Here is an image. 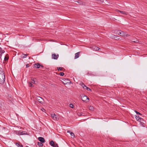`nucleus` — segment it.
<instances>
[{"label": "nucleus", "mask_w": 147, "mask_h": 147, "mask_svg": "<svg viewBox=\"0 0 147 147\" xmlns=\"http://www.w3.org/2000/svg\"><path fill=\"white\" fill-rule=\"evenodd\" d=\"M59 55L57 54V55L55 53L52 54V59H57L59 57Z\"/></svg>", "instance_id": "7"}, {"label": "nucleus", "mask_w": 147, "mask_h": 147, "mask_svg": "<svg viewBox=\"0 0 147 147\" xmlns=\"http://www.w3.org/2000/svg\"><path fill=\"white\" fill-rule=\"evenodd\" d=\"M80 5H84L85 4V3L81 0H78L76 1Z\"/></svg>", "instance_id": "9"}, {"label": "nucleus", "mask_w": 147, "mask_h": 147, "mask_svg": "<svg viewBox=\"0 0 147 147\" xmlns=\"http://www.w3.org/2000/svg\"><path fill=\"white\" fill-rule=\"evenodd\" d=\"M34 82H35V81H34V80H33L32 81V83H34Z\"/></svg>", "instance_id": "42"}, {"label": "nucleus", "mask_w": 147, "mask_h": 147, "mask_svg": "<svg viewBox=\"0 0 147 147\" xmlns=\"http://www.w3.org/2000/svg\"><path fill=\"white\" fill-rule=\"evenodd\" d=\"M5 52V51L3 50H2L0 52L1 53V54Z\"/></svg>", "instance_id": "34"}, {"label": "nucleus", "mask_w": 147, "mask_h": 147, "mask_svg": "<svg viewBox=\"0 0 147 147\" xmlns=\"http://www.w3.org/2000/svg\"><path fill=\"white\" fill-rule=\"evenodd\" d=\"M58 146L57 144H55L54 146H53V147H58Z\"/></svg>", "instance_id": "33"}, {"label": "nucleus", "mask_w": 147, "mask_h": 147, "mask_svg": "<svg viewBox=\"0 0 147 147\" xmlns=\"http://www.w3.org/2000/svg\"><path fill=\"white\" fill-rule=\"evenodd\" d=\"M140 122L142 126L144 127V123L143 122L141 121V122Z\"/></svg>", "instance_id": "30"}, {"label": "nucleus", "mask_w": 147, "mask_h": 147, "mask_svg": "<svg viewBox=\"0 0 147 147\" xmlns=\"http://www.w3.org/2000/svg\"><path fill=\"white\" fill-rule=\"evenodd\" d=\"M67 83H68V82H67L66 83L67 84Z\"/></svg>", "instance_id": "46"}, {"label": "nucleus", "mask_w": 147, "mask_h": 147, "mask_svg": "<svg viewBox=\"0 0 147 147\" xmlns=\"http://www.w3.org/2000/svg\"><path fill=\"white\" fill-rule=\"evenodd\" d=\"M29 67V65L28 64H27L26 65V67L28 68Z\"/></svg>", "instance_id": "37"}, {"label": "nucleus", "mask_w": 147, "mask_h": 147, "mask_svg": "<svg viewBox=\"0 0 147 147\" xmlns=\"http://www.w3.org/2000/svg\"><path fill=\"white\" fill-rule=\"evenodd\" d=\"M34 66L35 68L37 69L39 68L41 69L43 67L42 65H41L39 63L35 64Z\"/></svg>", "instance_id": "5"}, {"label": "nucleus", "mask_w": 147, "mask_h": 147, "mask_svg": "<svg viewBox=\"0 0 147 147\" xmlns=\"http://www.w3.org/2000/svg\"><path fill=\"white\" fill-rule=\"evenodd\" d=\"M70 135H71V136H73L74 137L75 135H74V134L73 132H71L70 133Z\"/></svg>", "instance_id": "27"}, {"label": "nucleus", "mask_w": 147, "mask_h": 147, "mask_svg": "<svg viewBox=\"0 0 147 147\" xmlns=\"http://www.w3.org/2000/svg\"><path fill=\"white\" fill-rule=\"evenodd\" d=\"M5 76L3 69L0 67V84L3 83L5 81Z\"/></svg>", "instance_id": "1"}, {"label": "nucleus", "mask_w": 147, "mask_h": 147, "mask_svg": "<svg viewBox=\"0 0 147 147\" xmlns=\"http://www.w3.org/2000/svg\"><path fill=\"white\" fill-rule=\"evenodd\" d=\"M80 55V52H78L75 54V59H76L78 58Z\"/></svg>", "instance_id": "12"}, {"label": "nucleus", "mask_w": 147, "mask_h": 147, "mask_svg": "<svg viewBox=\"0 0 147 147\" xmlns=\"http://www.w3.org/2000/svg\"><path fill=\"white\" fill-rule=\"evenodd\" d=\"M16 145L18 147H23L22 145H20L19 143H16Z\"/></svg>", "instance_id": "17"}, {"label": "nucleus", "mask_w": 147, "mask_h": 147, "mask_svg": "<svg viewBox=\"0 0 147 147\" xmlns=\"http://www.w3.org/2000/svg\"><path fill=\"white\" fill-rule=\"evenodd\" d=\"M41 110L43 111V112H44L45 111V109H44V108H42L41 109Z\"/></svg>", "instance_id": "36"}, {"label": "nucleus", "mask_w": 147, "mask_h": 147, "mask_svg": "<svg viewBox=\"0 0 147 147\" xmlns=\"http://www.w3.org/2000/svg\"><path fill=\"white\" fill-rule=\"evenodd\" d=\"M119 37V36H115L114 35V38H115L116 39H119V38H118Z\"/></svg>", "instance_id": "25"}, {"label": "nucleus", "mask_w": 147, "mask_h": 147, "mask_svg": "<svg viewBox=\"0 0 147 147\" xmlns=\"http://www.w3.org/2000/svg\"><path fill=\"white\" fill-rule=\"evenodd\" d=\"M65 80H66L67 82V81H69V80L68 79H65Z\"/></svg>", "instance_id": "40"}, {"label": "nucleus", "mask_w": 147, "mask_h": 147, "mask_svg": "<svg viewBox=\"0 0 147 147\" xmlns=\"http://www.w3.org/2000/svg\"><path fill=\"white\" fill-rule=\"evenodd\" d=\"M78 115H79V116H80L82 115V114L81 113H79V114H78Z\"/></svg>", "instance_id": "43"}, {"label": "nucleus", "mask_w": 147, "mask_h": 147, "mask_svg": "<svg viewBox=\"0 0 147 147\" xmlns=\"http://www.w3.org/2000/svg\"><path fill=\"white\" fill-rule=\"evenodd\" d=\"M71 131H69V130H68V131H67V133H69L70 134V133H71Z\"/></svg>", "instance_id": "39"}, {"label": "nucleus", "mask_w": 147, "mask_h": 147, "mask_svg": "<svg viewBox=\"0 0 147 147\" xmlns=\"http://www.w3.org/2000/svg\"><path fill=\"white\" fill-rule=\"evenodd\" d=\"M36 99L40 103L42 104L44 101L43 99L40 96H37L36 97Z\"/></svg>", "instance_id": "2"}, {"label": "nucleus", "mask_w": 147, "mask_h": 147, "mask_svg": "<svg viewBox=\"0 0 147 147\" xmlns=\"http://www.w3.org/2000/svg\"><path fill=\"white\" fill-rule=\"evenodd\" d=\"M8 57L5 56V57H4V60L5 61H7L8 60Z\"/></svg>", "instance_id": "29"}, {"label": "nucleus", "mask_w": 147, "mask_h": 147, "mask_svg": "<svg viewBox=\"0 0 147 147\" xmlns=\"http://www.w3.org/2000/svg\"><path fill=\"white\" fill-rule=\"evenodd\" d=\"M57 69L58 71H61L63 69V67H57Z\"/></svg>", "instance_id": "22"}, {"label": "nucleus", "mask_w": 147, "mask_h": 147, "mask_svg": "<svg viewBox=\"0 0 147 147\" xmlns=\"http://www.w3.org/2000/svg\"><path fill=\"white\" fill-rule=\"evenodd\" d=\"M51 116L54 120H57V116L55 114H52Z\"/></svg>", "instance_id": "10"}, {"label": "nucleus", "mask_w": 147, "mask_h": 147, "mask_svg": "<svg viewBox=\"0 0 147 147\" xmlns=\"http://www.w3.org/2000/svg\"><path fill=\"white\" fill-rule=\"evenodd\" d=\"M117 34L121 36H125L127 35L123 32L121 30H118L117 31Z\"/></svg>", "instance_id": "3"}, {"label": "nucleus", "mask_w": 147, "mask_h": 147, "mask_svg": "<svg viewBox=\"0 0 147 147\" xmlns=\"http://www.w3.org/2000/svg\"><path fill=\"white\" fill-rule=\"evenodd\" d=\"M42 143H41V142H38V145L40 147H42L43 146V144Z\"/></svg>", "instance_id": "18"}, {"label": "nucleus", "mask_w": 147, "mask_h": 147, "mask_svg": "<svg viewBox=\"0 0 147 147\" xmlns=\"http://www.w3.org/2000/svg\"><path fill=\"white\" fill-rule=\"evenodd\" d=\"M80 85H81V86L84 89H86L87 86L85 85L84 83L82 82L80 84Z\"/></svg>", "instance_id": "14"}, {"label": "nucleus", "mask_w": 147, "mask_h": 147, "mask_svg": "<svg viewBox=\"0 0 147 147\" xmlns=\"http://www.w3.org/2000/svg\"><path fill=\"white\" fill-rule=\"evenodd\" d=\"M87 75H92V73L90 72H88V73H87Z\"/></svg>", "instance_id": "35"}, {"label": "nucleus", "mask_w": 147, "mask_h": 147, "mask_svg": "<svg viewBox=\"0 0 147 147\" xmlns=\"http://www.w3.org/2000/svg\"><path fill=\"white\" fill-rule=\"evenodd\" d=\"M3 129H5V127H3Z\"/></svg>", "instance_id": "44"}, {"label": "nucleus", "mask_w": 147, "mask_h": 147, "mask_svg": "<svg viewBox=\"0 0 147 147\" xmlns=\"http://www.w3.org/2000/svg\"><path fill=\"white\" fill-rule=\"evenodd\" d=\"M28 54H22V58H24L26 57L27 55H28Z\"/></svg>", "instance_id": "20"}, {"label": "nucleus", "mask_w": 147, "mask_h": 147, "mask_svg": "<svg viewBox=\"0 0 147 147\" xmlns=\"http://www.w3.org/2000/svg\"><path fill=\"white\" fill-rule=\"evenodd\" d=\"M86 89L88 91H91V89H90V88H88V87H86Z\"/></svg>", "instance_id": "26"}, {"label": "nucleus", "mask_w": 147, "mask_h": 147, "mask_svg": "<svg viewBox=\"0 0 147 147\" xmlns=\"http://www.w3.org/2000/svg\"><path fill=\"white\" fill-rule=\"evenodd\" d=\"M141 121H143H143H144V120L143 119V120H141Z\"/></svg>", "instance_id": "45"}, {"label": "nucleus", "mask_w": 147, "mask_h": 147, "mask_svg": "<svg viewBox=\"0 0 147 147\" xmlns=\"http://www.w3.org/2000/svg\"><path fill=\"white\" fill-rule=\"evenodd\" d=\"M81 99L83 101H86V100L87 99L89 100V98L85 95H82V96H81Z\"/></svg>", "instance_id": "6"}, {"label": "nucleus", "mask_w": 147, "mask_h": 147, "mask_svg": "<svg viewBox=\"0 0 147 147\" xmlns=\"http://www.w3.org/2000/svg\"><path fill=\"white\" fill-rule=\"evenodd\" d=\"M137 121H138L139 122H141V120H143V119L141 117H140L139 116H136L135 117Z\"/></svg>", "instance_id": "11"}, {"label": "nucleus", "mask_w": 147, "mask_h": 147, "mask_svg": "<svg viewBox=\"0 0 147 147\" xmlns=\"http://www.w3.org/2000/svg\"><path fill=\"white\" fill-rule=\"evenodd\" d=\"M32 85H33L32 83L29 82V86L30 87H32Z\"/></svg>", "instance_id": "32"}, {"label": "nucleus", "mask_w": 147, "mask_h": 147, "mask_svg": "<svg viewBox=\"0 0 147 147\" xmlns=\"http://www.w3.org/2000/svg\"><path fill=\"white\" fill-rule=\"evenodd\" d=\"M118 11L124 15H127L128 13L127 12L125 11H122L120 10H118Z\"/></svg>", "instance_id": "13"}, {"label": "nucleus", "mask_w": 147, "mask_h": 147, "mask_svg": "<svg viewBox=\"0 0 147 147\" xmlns=\"http://www.w3.org/2000/svg\"><path fill=\"white\" fill-rule=\"evenodd\" d=\"M104 1L105 0H100L101 1L102 3L104 2Z\"/></svg>", "instance_id": "38"}, {"label": "nucleus", "mask_w": 147, "mask_h": 147, "mask_svg": "<svg viewBox=\"0 0 147 147\" xmlns=\"http://www.w3.org/2000/svg\"><path fill=\"white\" fill-rule=\"evenodd\" d=\"M90 48L94 51H97L100 49L98 47L96 46H91Z\"/></svg>", "instance_id": "4"}, {"label": "nucleus", "mask_w": 147, "mask_h": 147, "mask_svg": "<svg viewBox=\"0 0 147 147\" xmlns=\"http://www.w3.org/2000/svg\"><path fill=\"white\" fill-rule=\"evenodd\" d=\"M104 76H107V72H105L104 73V74L103 75Z\"/></svg>", "instance_id": "24"}, {"label": "nucleus", "mask_w": 147, "mask_h": 147, "mask_svg": "<svg viewBox=\"0 0 147 147\" xmlns=\"http://www.w3.org/2000/svg\"><path fill=\"white\" fill-rule=\"evenodd\" d=\"M19 134L20 135H23L26 134L25 132L24 131H20L19 132Z\"/></svg>", "instance_id": "16"}, {"label": "nucleus", "mask_w": 147, "mask_h": 147, "mask_svg": "<svg viewBox=\"0 0 147 147\" xmlns=\"http://www.w3.org/2000/svg\"><path fill=\"white\" fill-rule=\"evenodd\" d=\"M74 105H72V104H70L69 105V107L71 108H73L74 107Z\"/></svg>", "instance_id": "31"}, {"label": "nucleus", "mask_w": 147, "mask_h": 147, "mask_svg": "<svg viewBox=\"0 0 147 147\" xmlns=\"http://www.w3.org/2000/svg\"><path fill=\"white\" fill-rule=\"evenodd\" d=\"M59 74L61 76H63L64 75V73H63V72H60Z\"/></svg>", "instance_id": "28"}, {"label": "nucleus", "mask_w": 147, "mask_h": 147, "mask_svg": "<svg viewBox=\"0 0 147 147\" xmlns=\"http://www.w3.org/2000/svg\"><path fill=\"white\" fill-rule=\"evenodd\" d=\"M38 140L41 143H44L45 142V140L44 138L41 137H40L38 138Z\"/></svg>", "instance_id": "8"}, {"label": "nucleus", "mask_w": 147, "mask_h": 147, "mask_svg": "<svg viewBox=\"0 0 147 147\" xmlns=\"http://www.w3.org/2000/svg\"><path fill=\"white\" fill-rule=\"evenodd\" d=\"M89 109L90 110L93 111L94 110V108L92 106H90L89 107Z\"/></svg>", "instance_id": "19"}, {"label": "nucleus", "mask_w": 147, "mask_h": 147, "mask_svg": "<svg viewBox=\"0 0 147 147\" xmlns=\"http://www.w3.org/2000/svg\"><path fill=\"white\" fill-rule=\"evenodd\" d=\"M135 112H136V113L138 115H142V114L141 113H140L139 112H138L137 111H136V110L135 111Z\"/></svg>", "instance_id": "23"}, {"label": "nucleus", "mask_w": 147, "mask_h": 147, "mask_svg": "<svg viewBox=\"0 0 147 147\" xmlns=\"http://www.w3.org/2000/svg\"><path fill=\"white\" fill-rule=\"evenodd\" d=\"M111 78H112L111 76ZM113 78V77H112Z\"/></svg>", "instance_id": "47"}, {"label": "nucleus", "mask_w": 147, "mask_h": 147, "mask_svg": "<svg viewBox=\"0 0 147 147\" xmlns=\"http://www.w3.org/2000/svg\"><path fill=\"white\" fill-rule=\"evenodd\" d=\"M132 42L135 43H138L139 41L136 39H134L132 40Z\"/></svg>", "instance_id": "21"}, {"label": "nucleus", "mask_w": 147, "mask_h": 147, "mask_svg": "<svg viewBox=\"0 0 147 147\" xmlns=\"http://www.w3.org/2000/svg\"><path fill=\"white\" fill-rule=\"evenodd\" d=\"M2 50V49L0 47V52Z\"/></svg>", "instance_id": "41"}, {"label": "nucleus", "mask_w": 147, "mask_h": 147, "mask_svg": "<svg viewBox=\"0 0 147 147\" xmlns=\"http://www.w3.org/2000/svg\"><path fill=\"white\" fill-rule=\"evenodd\" d=\"M49 144H50L53 147V146H54V145L55 144L53 140L51 141L50 142Z\"/></svg>", "instance_id": "15"}]
</instances>
